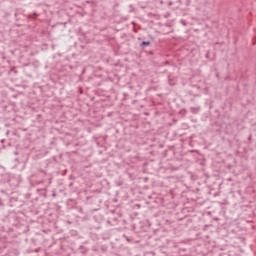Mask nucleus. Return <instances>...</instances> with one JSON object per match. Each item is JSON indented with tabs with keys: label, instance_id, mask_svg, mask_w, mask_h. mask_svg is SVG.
Segmentation results:
<instances>
[{
	"label": "nucleus",
	"instance_id": "obj_4",
	"mask_svg": "<svg viewBox=\"0 0 256 256\" xmlns=\"http://www.w3.org/2000/svg\"><path fill=\"white\" fill-rule=\"evenodd\" d=\"M0 205H3V202L1 201V199H0Z\"/></svg>",
	"mask_w": 256,
	"mask_h": 256
},
{
	"label": "nucleus",
	"instance_id": "obj_5",
	"mask_svg": "<svg viewBox=\"0 0 256 256\" xmlns=\"http://www.w3.org/2000/svg\"><path fill=\"white\" fill-rule=\"evenodd\" d=\"M35 17H37V13H34Z\"/></svg>",
	"mask_w": 256,
	"mask_h": 256
},
{
	"label": "nucleus",
	"instance_id": "obj_2",
	"mask_svg": "<svg viewBox=\"0 0 256 256\" xmlns=\"http://www.w3.org/2000/svg\"><path fill=\"white\" fill-rule=\"evenodd\" d=\"M149 45H151V42H149V41H143L141 43V47H145V46H149Z\"/></svg>",
	"mask_w": 256,
	"mask_h": 256
},
{
	"label": "nucleus",
	"instance_id": "obj_3",
	"mask_svg": "<svg viewBox=\"0 0 256 256\" xmlns=\"http://www.w3.org/2000/svg\"><path fill=\"white\" fill-rule=\"evenodd\" d=\"M41 173H43V175H47V173H45V171H43V170L41 171Z\"/></svg>",
	"mask_w": 256,
	"mask_h": 256
},
{
	"label": "nucleus",
	"instance_id": "obj_1",
	"mask_svg": "<svg viewBox=\"0 0 256 256\" xmlns=\"http://www.w3.org/2000/svg\"><path fill=\"white\" fill-rule=\"evenodd\" d=\"M168 83H169V85H171V86L177 85V78L172 77V76H168Z\"/></svg>",
	"mask_w": 256,
	"mask_h": 256
}]
</instances>
